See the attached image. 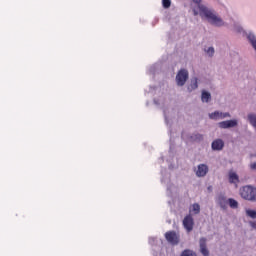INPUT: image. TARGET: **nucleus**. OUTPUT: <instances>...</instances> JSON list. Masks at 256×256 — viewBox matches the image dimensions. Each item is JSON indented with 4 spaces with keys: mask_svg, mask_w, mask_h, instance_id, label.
I'll use <instances>...</instances> for the list:
<instances>
[{
    "mask_svg": "<svg viewBox=\"0 0 256 256\" xmlns=\"http://www.w3.org/2000/svg\"><path fill=\"white\" fill-rule=\"evenodd\" d=\"M228 205L231 207V209H237V207H239V202L233 198H230L228 199Z\"/></svg>",
    "mask_w": 256,
    "mask_h": 256,
    "instance_id": "15",
    "label": "nucleus"
},
{
    "mask_svg": "<svg viewBox=\"0 0 256 256\" xmlns=\"http://www.w3.org/2000/svg\"><path fill=\"white\" fill-rule=\"evenodd\" d=\"M187 79H189V72L185 69H181L176 75V83L179 87H183L187 83Z\"/></svg>",
    "mask_w": 256,
    "mask_h": 256,
    "instance_id": "3",
    "label": "nucleus"
},
{
    "mask_svg": "<svg viewBox=\"0 0 256 256\" xmlns=\"http://www.w3.org/2000/svg\"><path fill=\"white\" fill-rule=\"evenodd\" d=\"M198 87H199V85L197 84V78H194L191 80V84L188 86V90L193 91V90L197 89Z\"/></svg>",
    "mask_w": 256,
    "mask_h": 256,
    "instance_id": "16",
    "label": "nucleus"
},
{
    "mask_svg": "<svg viewBox=\"0 0 256 256\" xmlns=\"http://www.w3.org/2000/svg\"><path fill=\"white\" fill-rule=\"evenodd\" d=\"M193 13H194L195 16L199 15V12L195 9L193 10Z\"/></svg>",
    "mask_w": 256,
    "mask_h": 256,
    "instance_id": "25",
    "label": "nucleus"
},
{
    "mask_svg": "<svg viewBox=\"0 0 256 256\" xmlns=\"http://www.w3.org/2000/svg\"><path fill=\"white\" fill-rule=\"evenodd\" d=\"M181 256H197V254H195V252H193L191 250H184L182 252Z\"/></svg>",
    "mask_w": 256,
    "mask_h": 256,
    "instance_id": "19",
    "label": "nucleus"
},
{
    "mask_svg": "<svg viewBox=\"0 0 256 256\" xmlns=\"http://www.w3.org/2000/svg\"><path fill=\"white\" fill-rule=\"evenodd\" d=\"M162 5L164 9H169L171 7V0H162Z\"/></svg>",
    "mask_w": 256,
    "mask_h": 256,
    "instance_id": "20",
    "label": "nucleus"
},
{
    "mask_svg": "<svg viewBox=\"0 0 256 256\" xmlns=\"http://www.w3.org/2000/svg\"><path fill=\"white\" fill-rule=\"evenodd\" d=\"M250 169L256 171V162L250 164Z\"/></svg>",
    "mask_w": 256,
    "mask_h": 256,
    "instance_id": "23",
    "label": "nucleus"
},
{
    "mask_svg": "<svg viewBox=\"0 0 256 256\" xmlns=\"http://www.w3.org/2000/svg\"><path fill=\"white\" fill-rule=\"evenodd\" d=\"M228 201L227 197L223 194H220L217 198V203L222 209H227Z\"/></svg>",
    "mask_w": 256,
    "mask_h": 256,
    "instance_id": "10",
    "label": "nucleus"
},
{
    "mask_svg": "<svg viewBox=\"0 0 256 256\" xmlns=\"http://www.w3.org/2000/svg\"><path fill=\"white\" fill-rule=\"evenodd\" d=\"M207 53L210 57H213L214 53H215V48L213 47H209L207 50Z\"/></svg>",
    "mask_w": 256,
    "mask_h": 256,
    "instance_id": "22",
    "label": "nucleus"
},
{
    "mask_svg": "<svg viewBox=\"0 0 256 256\" xmlns=\"http://www.w3.org/2000/svg\"><path fill=\"white\" fill-rule=\"evenodd\" d=\"M190 213H194V215H199L201 213V206L197 203L192 205V209H190Z\"/></svg>",
    "mask_w": 256,
    "mask_h": 256,
    "instance_id": "13",
    "label": "nucleus"
},
{
    "mask_svg": "<svg viewBox=\"0 0 256 256\" xmlns=\"http://www.w3.org/2000/svg\"><path fill=\"white\" fill-rule=\"evenodd\" d=\"M248 119H249L251 125L254 126L256 129V115L250 114V115H248Z\"/></svg>",
    "mask_w": 256,
    "mask_h": 256,
    "instance_id": "17",
    "label": "nucleus"
},
{
    "mask_svg": "<svg viewBox=\"0 0 256 256\" xmlns=\"http://www.w3.org/2000/svg\"><path fill=\"white\" fill-rule=\"evenodd\" d=\"M220 129H229L231 127H237V120H226L219 123Z\"/></svg>",
    "mask_w": 256,
    "mask_h": 256,
    "instance_id": "7",
    "label": "nucleus"
},
{
    "mask_svg": "<svg viewBox=\"0 0 256 256\" xmlns=\"http://www.w3.org/2000/svg\"><path fill=\"white\" fill-rule=\"evenodd\" d=\"M192 139H194V141H203V135L195 134L194 136H192Z\"/></svg>",
    "mask_w": 256,
    "mask_h": 256,
    "instance_id": "21",
    "label": "nucleus"
},
{
    "mask_svg": "<svg viewBox=\"0 0 256 256\" xmlns=\"http://www.w3.org/2000/svg\"><path fill=\"white\" fill-rule=\"evenodd\" d=\"M209 173V167L206 164H199L196 171L197 177H205Z\"/></svg>",
    "mask_w": 256,
    "mask_h": 256,
    "instance_id": "6",
    "label": "nucleus"
},
{
    "mask_svg": "<svg viewBox=\"0 0 256 256\" xmlns=\"http://www.w3.org/2000/svg\"><path fill=\"white\" fill-rule=\"evenodd\" d=\"M208 189H209V191H211V186H210V187H208Z\"/></svg>",
    "mask_w": 256,
    "mask_h": 256,
    "instance_id": "26",
    "label": "nucleus"
},
{
    "mask_svg": "<svg viewBox=\"0 0 256 256\" xmlns=\"http://www.w3.org/2000/svg\"><path fill=\"white\" fill-rule=\"evenodd\" d=\"M250 225H251V227H252L253 229H256V221L250 222Z\"/></svg>",
    "mask_w": 256,
    "mask_h": 256,
    "instance_id": "24",
    "label": "nucleus"
},
{
    "mask_svg": "<svg viewBox=\"0 0 256 256\" xmlns=\"http://www.w3.org/2000/svg\"><path fill=\"white\" fill-rule=\"evenodd\" d=\"M201 99H202L203 103H209V101L211 100V93L203 91Z\"/></svg>",
    "mask_w": 256,
    "mask_h": 256,
    "instance_id": "14",
    "label": "nucleus"
},
{
    "mask_svg": "<svg viewBox=\"0 0 256 256\" xmlns=\"http://www.w3.org/2000/svg\"><path fill=\"white\" fill-rule=\"evenodd\" d=\"M246 215L250 217L251 219H256V211L248 209L246 210Z\"/></svg>",
    "mask_w": 256,
    "mask_h": 256,
    "instance_id": "18",
    "label": "nucleus"
},
{
    "mask_svg": "<svg viewBox=\"0 0 256 256\" xmlns=\"http://www.w3.org/2000/svg\"><path fill=\"white\" fill-rule=\"evenodd\" d=\"M240 196L245 201H252V203L256 202V187L251 185H246L240 188Z\"/></svg>",
    "mask_w": 256,
    "mask_h": 256,
    "instance_id": "2",
    "label": "nucleus"
},
{
    "mask_svg": "<svg viewBox=\"0 0 256 256\" xmlns=\"http://www.w3.org/2000/svg\"><path fill=\"white\" fill-rule=\"evenodd\" d=\"M194 3L198 5L199 15L200 17H205L209 23L212 25H216V27H221L223 25V20L217 16L213 10L201 5V0H192Z\"/></svg>",
    "mask_w": 256,
    "mask_h": 256,
    "instance_id": "1",
    "label": "nucleus"
},
{
    "mask_svg": "<svg viewBox=\"0 0 256 256\" xmlns=\"http://www.w3.org/2000/svg\"><path fill=\"white\" fill-rule=\"evenodd\" d=\"M224 146L225 143L221 139H217L212 142L213 151H221V149H223Z\"/></svg>",
    "mask_w": 256,
    "mask_h": 256,
    "instance_id": "11",
    "label": "nucleus"
},
{
    "mask_svg": "<svg viewBox=\"0 0 256 256\" xmlns=\"http://www.w3.org/2000/svg\"><path fill=\"white\" fill-rule=\"evenodd\" d=\"M165 239L171 245H178L179 244V235H177L176 231H168L165 233Z\"/></svg>",
    "mask_w": 256,
    "mask_h": 256,
    "instance_id": "5",
    "label": "nucleus"
},
{
    "mask_svg": "<svg viewBox=\"0 0 256 256\" xmlns=\"http://www.w3.org/2000/svg\"><path fill=\"white\" fill-rule=\"evenodd\" d=\"M194 225L195 221L193 220V216H191V214L186 215L183 219V227L188 233H191V231H193Z\"/></svg>",
    "mask_w": 256,
    "mask_h": 256,
    "instance_id": "4",
    "label": "nucleus"
},
{
    "mask_svg": "<svg viewBox=\"0 0 256 256\" xmlns=\"http://www.w3.org/2000/svg\"><path fill=\"white\" fill-rule=\"evenodd\" d=\"M200 252L203 256H209V250L207 249V239H200Z\"/></svg>",
    "mask_w": 256,
    "mask_h": 256,
    "instance_id": "9",
    "label": "nucleus"
},
{
    "mask_svg": "<svg viewBox=\"0 0 256 256\" xmlns=\"http://www.w3.org/2000/svg\"><path fill=\"white\" fill-rule=\"evenodd\" d=\"M228 181L233 185H237V183H239V175L233 171H230L228 173Z\"/></svg>",
    "mask_w": 256,
    "mask_h": 256,
    "instance_id": "12",
    "label": "nucleus"
},
{
    "mask_svg": "<svg viewBox=\"0 0 256 256\" xmlns=\"http://www.w3.org/2000/svg\"><path fill=\"white\" fill-rule=\"evenodd\" d=\"M210 119H225L226 117H231V115L229 113H223V112H213L211 114H209Z\"/></svg>",
    "mask_w": 256,
    "mask_h": 256,
    "instance_id": "8",
    "label": "nucleus"
}]
</instances>
